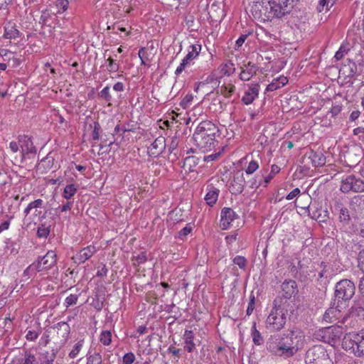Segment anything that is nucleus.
<instances>
[{
  "label": "nucleus",
  "instance_id": "f257e3e1",
  "mask_svg": "<svg viewBox=\"0 0 364 364\" xmlns=\"http://www.w3.org/2000/svg\"><path fill=\"white\" fill-rule=\"evenodd\" d=\"M305 335L298 328H292L282 336L272 335L267 341V349L272 354L289 358L294 356L304 345Z\"/></svg>",
  "mask_w": 364,
  "mask_h": 364
},
{
  "label": "nucleus",
  "instance_id": "f03ea898",
  "mask_svg": "<svg viewBox=\"0 0 364 364\" xmlns=\"http://www.w3.org/2000/svg\"><path fill=\"white\" fill-rule=\"evenodd\" d=\"M219 132L218 127L211 121L201 122L196 127L193 139L200 149L210 151L215 147V136Z\"/></svg>",
  "mask_w": 364,
  "mask_h": 364
},
{
  "label": "nucleus",
  "instance_id": "7ed1b4c3",
  "mask_svg": "<svg viewBox=\"0 0 364 364\" xmlns=\"http://www.w3.org/2000/svg\"><path fill=\"white\" fill-rule=\"evenodd\" d=\"M288 306V302L287 301H283L282 299L274 300L273 307L265 321L266 328L268 330L279 331L284 327L287 322Z\"/></svg>",
  "mask_w": 364,
  "mask_h": 364
},
{
  "label": "nucleus",
  "instance_id": "20e7f679",
  "mask_svg": "<svg viewBox=\"0 0 364 364\" xmlns=\"http://www.w3.org/2000/svg\"><path fill=\"white\" fill-rule=\"evenodd\" d=\"M342 347L357 357L364 356V329L358 333H346L342 341Z\"/></svg>",
  "mask_w": 364,
  "mask_h": 364
},
{
  "label": "nucleus",
  "instance_id": "39448f33",
  "mask_svg": "<svg viewBox=\"0 0 364 364\" xmlns=\"http://www.w3.org/2000/svg\"><path fill=\"white\" fill-rule=\"evenodd\" d=\"M57 255L54 251H48L41 259L30 264L25 270V275L32 277L37 272H45L56 265Z\"/></svg>",
  "mask_w": 364,
  "mask_h": 364
},
{
  "label": "nucleus",
  "instance_id": "423d86ee",
  "mask_svg": "<svg viewBox=\"0 0 364 364\" xmlns=\"http://www.w3.org/2000/svg\"><path fill=\"white\" fill-rule=\"evenodd\" d=\"M306 364H331L329 355L321 345H316L309 348L305 355Z\"/></svg>",
  "mask_w": 364,
  "mask_h": 364
},
{
  "label": "nucleus",
  "instance_id": "0eeeda50",
  "mask_svg": "<svg viewBox=\"0 0 364 364\" xmlns=\"http://www.w3.org/2000/svg\"><path fill=\"white\" fill-rule=\"evenodd\" d=\"M354 283L348 279H343L336 285L335 297L340 301H347L352 298L355 294Z\"/></svg>",
  "mask_w": 364,
  "mask_h": 364
},
{
  "label": "nucleus",
  "instance_id": "6e6552de",
  "mask_svg": "<svg viewBox=\"0 0 364 364\" xmlns=\"http://www.w3.org/2000/svg\"><path fill=\"white\" fill-rule=\"evenodd\" d=\"M18 140L21 148V161L26 158H33L36 154V148L31 138L27 135H19Z\"/></svg>",
  "mask_w": 364,
  "mask_h": 364
},
{
  "label": "nucleus",
  "instance_id": "1a4fd4ad",
  "mask_svg": "<svg viewBox=\"0 0 364 364\" xmlns=\"http://www.w3.org/2000/svg\"><path fill=\"white\" fill-rule=\"evenodd\" d=\"M356 317L364 318V309L358 305L353 306L349 310V314L344 316L338 323L344 325L346 328L353 327L357 322Z\"/></svg>",
  "mask_w": 364,
  "mask_h": 364
},
{
  "label": "nucleus",
  "instance_id": "9d476101",
  "mask_svg": "<svg viewBox=\"0 0 364 364\" xmlns=\"http://www.w3.org/2000/svg\"><path fill=\"white\" fill-rule=\"evenodd\" d=\"M200 50L201 46L200 44H193L190 46L187 55L177 67L175 74L179 75L185 70L186 66L190 65L191 62L199 55Z\"/></svg>",
  "mask_w": 364,
  "mask_h": 364
},
{
  "label": "nucleus",
  "instance_id": "9b49d317",
  "mask_svg": "<svg viewBox=\"0 0 364 364\" xmlns=\"http://www.w3.org/2000/svg\"><path fill=\"white\" fill-rule=\"evenodd\" d=\"M344 325H336L326 327V343L336 346L340 342L341 336L344 333Z\"/></svg>",
  "mask_w": 364,
  "mask_h": 364
},
{
  "label": "nucleus",
  "instance_id": "f8f14e48",
  "mask_svg": "<svg viewBox=\"0 0 364 364\" xmlns=\"http://www.w3.org/2000/svg\"><path fill=\"white\" fill-rule=\"evenodd\" d=\"M166 146V139L160 136L148 147V153L150 156L156 157L161 154Z\"/></svg>",
  "mask_w": 364,
  "mask_h": 364
},
{
  "label": "nucleus",
  "instance_id": "ddd939ff",
  "mask_svg": "<svg viewBox=\"0 0 364 364\" xmlns=\"http://www.w3.org/2000/svg\"><path fill=\"white\" fill-rule=\"evenodd\" d=\"M220 217V226L223 230H226L237 218V214L232 208L225 207L222 209Z\"/></svg>",
  "mask_w": 364,
  "mask_h": 364
},
{
  "label": "nucleus",
  "instance_id": "4468645a",
  "mask_svg": "<svg viewBox=\"0 0 364 364\" xmlns=\"http://www.w3.org/2000/svg\"><path fill=\"white\" fill-rule=\"evenodd\" d=\"M259 92V85L258 83L251 84L249 86V89L245 92V95L242 97V102L245 105H250L255 100L258 96Z\"/></svg>",
  "mask_w": 364,
  "mask_h": 364
},
{
  "label": "nucleus",
  "instance_id": "2eb2a0df",
  "mask_svg": "<svg viewBox=\"0 0 364 364\" xmlns=\"http://www.w3.org/2000/svg\"><path fill=\"white\" fill-rule=\"evenodd\" d=\"M245 184V181L243 177V173L240 175L237 174L231 183L230 192L233 195H239L242 193Z\"/></svg>",
  "mask_w": 364,
  "mask_h": 364
},
{
  "label": "nucleus",
  "instance_id": "dca6fc26",
  "mask_svg": "<svg viewBox=\"0 0 364 364\" xmlns=\"http://www.w3.org/2000/svg\"><path fill=\"white\" fill-rule=\"evenodd\" d=\"M282 289L286 299H290L298 292L296 282L294 280L284 281L282 284Z\"/></svg>",
  "mask_w": 364,
  "mask_h": 364
},
{
  "label": "nucleus",
  "instance_id": "f3484780",
  "mask_svg": "<svg viewBox=\"0 0 364 364\" xmlns=\"http://www.w3.org/2000/svg\"><path fill=\"white\" fill-rule=\"evenodd\" d=\"M96 252L97 249L94 245H89L80 250V252L75 255V258L78 261L79 264H82L92 257Z\"/></svg>",
  "mask_w": 364,
  "mask_h": 364
},
{
  "label": "nucleus",
  "instance_id": "a211bd4d",
  "mask_svg": "<svg viewBox=\"0 0 364 364\" xmlns=\"http://www.w3.org/2000/svg\"><path fill=\"white\" fill-rule=\"evenodd\" d=\"M242 70L240 74V79L243 81H248L251 79V77L256 74L257 73V67L255 64L249 62L247 64L244 65L243 67L241 68Z\"/></svg>",
  "mask_w": 364,
  "mask_h": 364
},
{
  "label": "nucleus",
  "instance_id": "6ab92c4d",
  "mask_svg": "<svg viewBox=\"0 0 364 364\" xmlns=\"http://www.w3.org/2000/svg\"><path fill=\"white\" fill-rule=\"evenodd\" d=\"M43 201L41 199H36L28 203L27 207L24 209V214L27 216L33 209H35L34 215L36 216H38L39 219H43L46 218L45 214L41 215V211H38V208H41L43 207Z\"/></svg>",
  "mask_w": 364,
  "mask_h": 364
},
{
  "label": "nucleus",
  "instance_id": "aec40b11",
  "mask_svg": "<svg viewBox=\"0 0 364 364\" xmlns=\"http://www.w3.org/2000/svg\"><path fill=\"white\" fill-rule=\"evenodd\" d=\"M53 328L56 329L58 336L61 341H67L70 332V327L67 322H59L53 326Z\"/></svg>",
  "mask_w": 364,
  "mask_h": 364
},
{
  "label": "nucleus",
  "instance_id": "412c9836",
  "mask_svg": "<svg viewBox=\"0 0 364 364\" xmlns=\"http://www.w3.org/2000/svg\"><path fill=\"white\" fill-rule=\"evenodd\" d=\"M205 200L208 205L213 206L218 200L220 191L213 185H208Z\"/></svg>",
  "mask_w": 364,
  "mask_h": 364
},
{
  "label": "nucleus",
  "instance_id": "4be33fe9",
  "mask_svg": "<svg viewBox=\"0 0 364 364\" xmlns=\"http://www.w3.org/2000/svg\"><path fill=\"white\" fill-rule=\"evenodd\" d=\"M307 159L311 161L314 167L322 166L326 163V157L321 152L311 151L307 155Z\"/></svg>",
  "mask_w": 364,
  "mask_h": 364
},
{
  "label": "nucleus",
  "instance_id": "5701e85b",
  "mask_svg": "<svg viewBox=\"0 0 364 364\" xmlns=\"http://www.w3.org/2000/svg\"><path fill=\"white\" fill-rule=\"evenodd\" d=\"M341 316V311L337 307L328 308L323 314V319L328 322L332 323L340 318Z\"/></svg>",
  "mask_w": 364,
  "mask_h": 364
},
{
  "label": "nucleus",
  "instance_id": "b1692460",
  "mask_svg": "<svg viewBox=\"0 0 364 364\" xmlns=\"http://www.w3.org/2000/svg\"><path fill=\"white\" fill-rule=\"evenodd\" d=\"M184 340V349L188 353H191L196 348V344L193 342L194 333L192 331L186 330L183 335Z\"/></svg>",
  "mask_w": 364,
  "mask_h": 364
},
{
  "label": "nucleus",
  "instance_id": "393cba45",
  "mask_svg": "<svg viewBox=\"0 0 364 364\" xmlns=\"http://www.w3.org/2000/svg\"><path fill=\"white\" fill-rule=\"evenodd\" d=\"M287 77L282 75L276 79H274L272 82L267 85L266 92H272L277 90L284 86L286 84H287Z\"/></svg>",
  "mask_w": 364,
  "mask_h": 364
},
{
  "label": "nucleus",
  "instance_id": "a878e982",
  "mask_svg": "<svg viewBox=\"0 0 364 364\" xmlns=\"http://www.w3.org/2000/svg\"><path fill=\"white\" fill-rule=\"evenodd\" d=\"M336 208L339 210V222L343 227L348 225L351 220L348 209L343 207L341 204H338Z\"/></svg>",
  "mask_w": 364,
  "mask_h": 364
},
{
  "label": "nucleus",
  "instance_id": "bb28decb",
  "mask_svg": "<svg viewBox=\"0 0 364 364\" xmlns=\"http://www.w3.org/2000/svg\"><path fill=\"white\" fill-rule=\"evenodd\" d=\"M199 158L196 156H189L185 158L183 161V168L186 171H193V168L198 164Z\"/></svg>",
  "mask_w": 364,
  "mask_h": 364
},
{
  "label": "nucleus",
  "instance_id": "cd10ccee",
  "mask_svg": "<svg viewBox=\"0 0 364 364\" xmlns=\"http://www.w3.org/2000/svg\"><path fill=\"white\" fill-rule=\"evenodd\" d=\"M20 32L16 28V26L12 23H9L4 28V37L8 39H16L19 36Z\"/></svg>",
  "mask_w": 364,
  "mask_h": 364
},
{
  "label": "nucleus",
  "instance_id": "c85d7f7f",
  "mask_svg": "<svg viewBox=\"0 0 364 364\" xmlns=\"http://www.w3.org/2000/svg\"><path fill=\"white\" fill-rule=\"evenodd\" d=\"M310 214L312 219L319 223L326 222L328 218V211L321 208H317L316 210L312 211V213Z\"/></svg>",
  "mask_w": 364,
  "mask_h": 364
},
{
  "label": "nucleus",
  "instance_id": "c756f323",
  "mask_svg": "<svg viewBox=\"0 0 364 364\" xmlns=\"http://www.w3.org/2000/svg\"><path fill=\"white\" fill-rule=\"evenodd\" d=\"M50 232V225L46 222L42 223L38 227L37 237L39 238H46Z\"/></svg>",
  "mask_w": 364,
  "mask_h": 364
},
{
  "label": "nucleus",
  "instance_id": "7c9ffc66",
  "mask_svg": "<svg viewBox=\"0 0 364 364\" xmlns=\"http://www.w3.org/2000/svg\"><path fill=\"white\" fill-rule=\"evenodd\" d=\"M353 177L354 176L350 175L342 180L340 189L343 193H348L350 191H353Z\"/></svg>",
  "mask_w": 364,
  "mask_h": 364
},
{
  "label": "nucleus",
  "instance_id": "2f4dec72",
  "mask_svg": "<svg viewBox=\"0 0 364 364\" xmlns=\"http://www.w3.org/2000/svg\"><path fill=\"white\" fill-rule=\"evenodd\" d=\"M14 364H37V359L31 351H26L23 357L18 359L17 363L14 362Z\"/></svg>",
  "mask_w": 364,
  "mask_h": 364
},
{
  "label": "nucleus",
  "instance_id": "473e14b6",
  "mask_svg": "<svg viewBox=\"0 0 364 364\" xmlns=\"http://www.w3.org/2000/svg\"><path fill=\"white\" fill-rule=\"evenodd\" d=\"M252 337L253 343L257 346H260L264 343L263 337L260 332L257 329L256 323L254 322L252 327Z\"/></svg>",
  "mask_w": 364,
  "mask_h": 364
},
{
  "label": "nucleus",
  "instance_id": "72a5a7b5",
  "mask_svg": "<svg viewBox=\"0 0 364 364\" xmlns=\"http://www.w3.org/2000/svg\"><path fill=\"white\" fill-rule=\"evenodd\" d=\"M261 161L262 160L260 157L258 159H252L245 168V173L247 175L254 173L259 168V162H261Z\"/></svg>",
  "mask_w": 364,
  "mask_h": 364
},
{
  "label": "nucleus",
  "instance_id": "f704fd0d",
  "mask_svg": "<svg viewBox=\"0 0 364 364\" xmlns=\"http://www.w3.org/2000/svg\"><path fill=\"white\" fill-rule=\"evenodd\" d=\"M235 70L234 64L232 63H228L222 65L220 68L221 77L231 75L235 72Z\"/></svg>",
  "mask_w": 364,
  "mask_h": 364
},
{
  "label": "nucleus",
  "instance_id": "c9c22d12",
  "mask_svg": "<svg viewBox=\"0 0 364 364\" xmlns=\"http://www.w3.org/2000/svg\"><path fill=\"white\" fill-rule=\"evenodd\" d=\"M235 90V85L224 84L220 87V93L226 98L230 97Z\"/></svg>",
  "mask_w": 364,
  "mask_h": 364
},
{
  "label": "nucleus",
  "instance_id": "e433bc0d",
  "mask_svg": "<svg viewBox=\"0 0 364 364\" xmlns=\"http://www.w3.org/2000/svg\"><path fill=\"white\" fill-rule=\"evenodd\" d=\"M77 190L74 184L67 185L63 190V196L69 200L76 193Z\"/></svg>",
  "mask_w": 364,
  "mask_h": 364
},
{
  "label": "nucleus",
  "instance_id": "4c0bfd02",
  "mask_svg": "<svg viewBox=\"0 0 364 364\" xmlns=\"http://www.w3.org/2000/svg\"><path fill=\"white\" fill-rule=\"evenodd\" d=\"M280 168L277 165L273 164L271 166L270 173L264 178V186H267V184L271 181V180L275 176V175L280 171Z\"/></svg>",
  "mask_w": 364,
  "mask_h": 364
},
{
  "label": "nucleus",
  "instance_id": "58836bf2",
  "mask_svg": "<svg viewBox=\"0 0 364 364\" xmlns=\"http://www.w3.org/2000/svg\"><path fill=\"white\" fill-rule=\"evenodd\" d=\"M314 341H322L326 343V328L316 330L312 335Z\"/></svg>",
  "mask_w": 364,
  "mask_h": 364
},
{
  "label": "nucleus",
  "instance_id": "ea45409f",
  "mask_svg": "<svg viewBox=\"0 0 364 364\" xmlns=\"http://www.w3.org/2000/svg\"><path fill=\"white\" fill-rule=\"evenodd\" d=\"M53 158L50 156V154H48L45 158L41 159V164H40L38 166L41 168V166H43L45 171H48L53 167Z\"/></svg>",
  "mask_w": 364,
  "mask_h": 364
},
{
  "label": "nucleus",
  "instance_id": "a19ab883",
  "mask_svg": "<svg viewBox=\"0 0 364 364\" xmlns=\"http://www.w3.org/2000/svg\"><path fill=\"white\" fill-rule=\"evenodd\" d=\"M100 341L104 346H109L112 342V333L110 331H102L100 336Z\"/></svg>",
  "mask_w": 364,
  "mask_h": 364
},
{
  "label": "nucleus",
  "instance_id": "79ce46f5",
  "mask_svg": "<svg viewBox=\"0 0 364 364\" xmlns=\"http://www.w3.org/2000/svg\"><path fill=\"white\" fill-rule=\"evenodd\" d=\"M56 350L53 349L51 354L46 352L43 355V360L41 361V364H53L56 356Z\"/></svg>",
  "mask_w": 364,
  "mask_h": 364
},
{
  "label": "nucleus",
  "instance_id": "37998d69",
  "mask_svg": "<svg viewBox=\"0 0 364 364\" xmlns=\"http://www.w3.org/2000/svg\"><path fill=\"white\" fill-rule=\"evenodd\" d=\"M86 364H102V355L100 353H95L87 358Z\"/></svg>",
  "mask_w": 364,
  "mask_h": 364
},
{
  "label": "nucleus",
  "instance_id": "c03bdc74",
  "mask_svg": "<svg viewBox=\"0 0 364 364\" xmlns=\"http://www.w3.org/2000/svg\"><path fill=\"white\" fill-rule=\"evenodd\" d=\"M353 192H363L364 191V181L360 178L353 177Z\"/></svg>",
  "mask_w": 364,
  "mask_h": 364
},
{
  "label": "nucleus",
  "instance_id": "a18cd8bd",
  "mask_svg": "<svg viewBox=\"0 0 364 364\" xmlns=\"http://www.w3.org/2000/svg\"><path fill=\"white\" fill-rule=\"evenodd\" d=\"M82 344H83V341H80L77 343H75V345L73 346V348L72 349V350L69 353V357L70 358H77V356L78 355L80 351L82 349Z\"/></svg>",
  "mask_w": 364,
  "mask_h": 364
},
{
  "label": "nucleus",
  "instance_id": "49530a36",
  "mask_svg": "<svg viewBox=\"0 0 364 364\" xmlns=\"http://www.w3.org/2000/svg\"><path fill=\"white\" fill-rule=\"evenodd\" d=\"M99 95L101 98L104 99L106 102H109V105H110L112 96L109 93V86H106L105 87H104L99 93Z\"/></svg>",
  "mask_w": 364,
  "mask_h": 364
},
{
  "label": "nucleus",
  "instance_id": "de8ad7c7",
  "mask_svg": "<svg viewBox=\"0 0 364 364\" xmlns=\"http://www.w3.org/2000/svg\"><path fill=\"white\" fill-rule=\"evenodd\" d=\"M107 61L109 63L107 66V71L109 73H115L119 70V65L118 63H117L114 59H112L111 57L108 58Z\"/></svg>",
  "mask_w": 364,
  "mask_h": 364
},
{
  "label": "nucleus",
  "instance_id": "09e8293b",
  "mask_svg": "<svg viewBox=\"0 0 364 364\" xmlns=\"http://www.w3.org/2000/svg\"><path fill=\"white\" fill-rule=\"evenodd\" d=\"M233 263L244 269L247 265V259L243 256H236L233 259Z\"/></svg>",
  "mask_w": 364,
  "mask_h": 364
},
{
  "label": "nucleus",
  "instance_id": "8fccbe9b",
  "mask_svg": "<svg viewBox=\"0 0 364 364\" xmlns=\"http://www.w3.org/2000/svg\"><path fill=\"white\" fill-rule=\"evenodd\" d=\"M78 299V296L76 294H70L66 297L65 299V306L68 308L70 306L75 305L77 304Z\"/></svg>",
  "mask_w": 364,
  "mask_h": 364
},
{
  "label": "nucleus",
  "instance_id": "3c124183",
  "mask_svg": "<svg viewBox=\"0 0 364 364\" xmlns=\"http://www.w3.org/2000/svg\"><path fill=\"white\" fill-rule=\"evenodd\" d=\"M56 6L58 9V13L65 11L69 6V1L68 0H57Z\"/></svg>",
  "mask_w": 364,
  "mask_h": 364
},
{
  "label": "nucleus",
  "instance_id": "603ef678",
  "mask_svg": "<svg viewBox=\"0 0 364 364\" xmlns=\"http://www.w3.org/2000/svg\"><path fill=\"white\" fill-rule=\"evenodd\" d=\"M101 129L100 124L98 122H94L93 130L92 132V139L93 140H98L100 138V131Z\"/></svg>",
  "mask_w": 364,
  "mask_h": 364
},
{
  "label": "nucleus",
  "instance_id": "864d4df0",
  "mask_svg": "<svg viewBox=\"0 0 364 364\" xmlns=\"http://www.w3.org/2000/svg\"><path fill=\"white\" fill-rule=\"evenodd\" d=\"M193 100V94H187L182 100L181 105H182V107L183 108H187L191 105Z\"/></svg>",
  "mask_w": 364,
  "mask_h": 364
},
{
  "label": "nucleus",
  "instance_id": "5fc2aeb1",
  "mask_svg": "<svg viewBox=\"0 0 364 364\" xmlns=\"http://www.w3.org/2000/svg\"><path fill=\"white\" fill-rule=\"evenodd\" d=\"M139 57L141 59V65H146L147 61H149V58L148 57L147 53L146 51V49L144 48H141L139 50Z\"/></svg>",
  "mask_w": 364,
  "mask_h": 364
},
{
  "label": "nucleus",
  "instance_id": "6e6d98bb",
  "mask_svg": "<svg viewBox=\"0 0 364 364\" xmlns=\"http://www.w3.org/2000/svg\"><path fill=\"white\" fill-rule=\"evenodd\" d=\"M39 336V332L35 330H28L26 334V340L35 341Z\"/></svg>",
  "mask_w": 364,
  "mask_h": 364
},
{
  "label": "nucleus",
  "instance_id": "4d7b16f0",
  "mask_svg": "<svg viewBox=\"0 0 364 364\" xmlns=\"http://www.w3.org/2000/svg\"><path fill=\"white\" fill-rule=\"evenodd\" d=\"M178 136L175 135L171 137V142L168 145V151L170 153H172L174 150L176 149L178 145Z\"/></svg>",
  "mask_w": 364,
  "mask_h": 364
},
{
  "label": "nucleus",
  "instance_id": "13d9d810",
  "mask_svg": "<svg viewBox=\"0 0 364 364\" xmlns=\"http://www.w3.org/2000/svg\"><path fill=\"white\" fill-rule=\"evenodd\" d=\"M135 360V355L133 353H127L123 356V364H132Z\"/></svg>",
  "mask_w": 364,
  "mask_h": 364
},
{
  "label": "nucleus",
  "instance_id": "bf43d9fd",
  "mask_svg": "<svg viewBox=\"0 0 364 364\" xmlns=\"http://www.w3.org/2000/svg\"><path fill=\"white\" fill-rule=\"evenodd\" d=\"M191 230L192 228L191 226H186L178 232V238L183 240L191 232Z\"/></svg>",
  "mask_w": 364,
  "mask_h": 364
},
{
  "label": "nucleus",
  "instance_id": "052dcab7",
  "mask_svg": "<svg viewBox=\"0 0 364 364\" xmlns=\"http://www.w3.org/2000/svg\"><path fill=\"white\" fill-rule=\"evenodd\" d=\"M50 17V14L46 11H43L41 13V16L40 18V23L43 26H47L48 22V18Z\"/></svg>",
  "mask_w": 364,
  "mask_h": 364
},
{
  "label": "nucleus",
  "instance_id": "680f3d73",
  "mask_svg": "<svg viewBox=\"0 0 364 364\" xmlns=\"http://www.w3.org/2000/svg\"><path fill=\"white\" fill-rule=\"evenodd\" d=\"M348 50L346 49L343 46H341L334 55L335 59L336 60H341L343 58L344 54L347 53Z\"/></svg>",
  "mask_w": 364,
  "mask_h": 364
},
{
  "label": "nucleus",
  "instance_id": "e2e57ef3",
  "mask_svg": "<svg viewBox=\"0 0 364 364\" xmlns=\"http://www.w3.org/2000/svg\"><path fill=\"white\" fill-rule=\"evenodd\" d=\"M255 298L254 296H250V299L248 304V306L246 311V314L247 316H250L252 314L255 309Z\"/></svg>",
  "mask_w": 364,
  "mask_h": 364
},
{
  "label": "nucleus",
  "instance_id": "0e129e2a",
  "mask_svg": "<svg viewBox=\"0 0 364 364\" xmlns=\"http://www.w3.org/2000/svg\"><path fill=\"white\" fill-rule=\"evenodd\" d=\"M261 7H262V4L260 1H257L255 2V4L252 6V13L255 15H259L261 16L262 12V10H261Z\"/></svg>",
  "mask_w": 364,
  "mask_h": 364
},
{
  "label": "nucleus",
  "instance_id": "69168bd1",
  "mask_svg": "<svg viewBox=\"0 0 364 364\" xmlns=\"http://www.w3.org/2000/svg\"><path fill=\"white\" fill-rule=\"evenodd\" d=\"M301 191H300V189L299 188H294L293 191H291L286 197V199L287 200H292L294 199L295 197H296L297 196H299L300 194Z\"/></svg>",
  "mask_w": 364,
  "mask_h": 364
},
{
  "label": "nucleus",
  "instance_id": "338daca9",
  "mask_svg": "<svg viewBox=\"0 0 364 364\" xmlns=\"http://www.w3.org/2000/svg\"><path fill=\"white\" fill-rule=\"evenodd\" d=\"M358 267L364 271V249L360 251L358 257Z\"/></svg>",
  "mask_w": 364,
  "mask_h": 364
},
{
  "label": "nucleus",
  "instance_id": "774afa93",
  "mask_svg": "<svg viewBox=\"0 0 364 364\" xmlns=\"http://www.w3.org/2000/svg\"><path fill=\"white\" fill-rule=\"evenodd\" d=\"M248 36H249V33L248 34H242L238 38V39L236 41V46L237 48L241 47L243 45V43H245V41L247 39Z\"/></svg>",
  "mask_w": 364,
  "mask_h": 364
}]
</instances>
